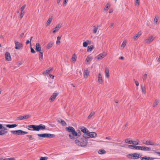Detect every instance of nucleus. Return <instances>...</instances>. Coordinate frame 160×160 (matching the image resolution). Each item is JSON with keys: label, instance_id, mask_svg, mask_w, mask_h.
I'll return each instance as SVG.
<instances>
[{"label": "nucleus", "instance_id": "052dcab7", "mask_svg": "<svg viewBox=\"0 0 160 160\" xmlns=\"http://www.w3.org/2000/svg\"><path fill=\"white\" fill-rule=\"evenodd\" d=\"M31 52L32 53H35V51L32 48V47H31Z\"/></svg>", "mask_w": 160, "mask_h": 160}, {"label": "nucleus", "instance_id": "20e7f679", "mask_svg": "<svg viewBox=\"0 0 160 160\" xmlns=\"http://www.w3.org/2000/svg\"><path fill=\"white\" fill-rule=\"evenodd\" d=\"M97 135L96 132H89V131L87 133H84L82 135L83 138L86 139L89 138H95L97 137Z\"/></svg>", "mask_w": 160, "mask_h": 160}, {"label": "nucleus", "instance_id": "cd10ccee", "mask_svg": "<svg viewBox=\"0 0 160 160\" xmlns=\"http://www.w3.org/2000/svg\"><path fill=\"white\" fill-rule=\"evenodd\" d=\"M110 6L111 5L110 3H107L104 8V11L105 12H107L109 8L110 7Z\"/></svg>", "mask_w": 160, "mask_h": 160}, {"label": "nucleus", "instance_id": "f03ea898", "mask_svg": "<svg viewBox=\"0 0 160 160\" xmlns=\"http://www.w3.org/2000/svg\"><path fill=\"white\" fill-rule=\"evenodd\" d=\"M28 129L31 131H39L40 130H45L46 129V126L42 124H40L38 125H29L28 126Z\"/></svg>", "mask_w": 160, "mask_h": 160}, {"label": "nucleus", "instance_id": "603ef678", "mask_svg": "<svg viewBox=\"0 0 160 160\" xmlns=\"http://www.w3.org/2000/svg\"><path fill=\"white\" fill-rule=\"evenodd\" d=\"M26 7V5H24L22 6L21 8V11L24 12V10L25 8Z\"/></svg>", "mask_w": 160, "mask_h": 160}, {"label": "nucleus", "instance_id": "412c9836", "mask_svg": "<svg viewBox=\"0 0 160 160\" xmlns=\"http://www.w3.org/2000/svg\"><path fill=\"white\" fill-rule=\"evenodd\" d=\"M142 34V32L141 31H140L138 32V33L135 34V35L133 37V38L134 40H136Z\"/></svg>", "mask_w": 160, "mask_h": 160}, {"label": "nucleus", "instance_id": "5701e85b", "mask_svg": "<svg viewBox=\"0 0 160 160\" xmlns=\"http://www.w3.org/2000/svg\"><path fill=\"white\" fill-rule=\"evenodd\" d=\"M84 77L85 78L87 79L88 78L89 74V71L88 69H86L84 71Z\"/></svg>", "mask_w": 160, "mask_h": 160}, {"label": "nucleus", "instance_id": "79ce46f5", "mask_svg": "<svg viewBox=\"0 0 160 160\" xmlns=\"http://www.w3.org/2000/svg\"><path fill=\"white\" fill-rule=\"evenodd\" d=\"M7 132V131L4 130L0 131V135H3Z\"/></svg>", "mask_w": 160, "mask_h": 160}, {"label": "nucleus", "instance_id": "9b49d317", "mask_svg": "<svg viewBox=\"0 0 160 160\" xmlns=\"http://www.w3.org/2000/svg\"><path fill=\"white\" fill-rule=\"evenodd\" d=\"M30 116L29 115L26 114L23 116L18 117L17 118V120H22L23 119H28L29 118Z\"/></svg>", "mask_w": 160, "mask_h": 160}, {"label": "nucleus", "instance_id": "a18cd8bd", "mask_svg": "<svg viewBox=\"0 0 160 160\" xmlns=\"http://www.w3.org/2000/svg\"><path fill=\"white\" fill-rule=\"evenodd\" d=\"M95 114L94 112H92L90 115L88 116V119L90 118L92 116H93Z\"/></svg>", "mask_w": 160, "mask_h": 160}, {"label": "nucleus", "instance_id": "39448f33", "mask_svg": "<svg viewBox=\"0 0 160 160\" xmlns=\"http://www.w3.org/2000/svg\"><path fill=\"white\" fill-rule=\"evenodd\" d=\"M38 136L42 138H52L55 137V135L50 133H44L42 134H38Z\"/></svg>", "mask_w": 160, "mask_h": 160}, {"label": "nucleus", "instance_id": "7c9ffc66", "mask_svg": "<svg viewBox=\"0 0 160 160\" xmlns=\"http://www.w3.org/2000/svg\"><path fill=\"white\" fill-rule=\"evenodd\" d=\"M127 42V41L126 40H124L121 46V48H120L121 49H123L126 46Z\"/></svg>", "mask_w": 160, "mask_h": 160}, {"label": "nucleus", "instance_id": "8fccbe9b", "mask_svg": "<svg viewBox=\"0 0 160 160\" xmlns=\"http://www.w3.org/2000/svg\"><path fill=\"white\" fill-rule=\"evenodd\" d=\"M140 159L141 160H148L147 157L146 156H145L143 157H141Z\"/></svg>", "mask_w": 160, "mask_h": 160}, {"label": "nucleus", "instance_id": "c03bdc74", "mask_svg": "<svg viewBox=\"0 0 160 160\" xmlns=\"http://www.w3.org/2000/svg\"><path fill=\"white\" fill-rule=\"evenodd\" d=\"M48 158L47 157H41L40 160H47Z\"/></svg>", "mask_w": 160, "mask_h": 160}, {"label": "nucleus", "instance_id": "4be33fe9", "mask_svg": "<svg viewBox=\"0 0 160 160\" xmlns=\"http://www.w3.org/2000/svg\"><path fill=\"white\" fill-rule=\"evenodd\" d=\"M141 156L138 153H133V157H132V159H138L140 158Z\"/></svg>", "mask_w": 160, "mask_h": 160}, {"label": "nucleus", "instance_id": "c9c22d12", "mask_svg": "<svg viewBox=\"0 0 160 160\" xmlns=\"http://www.w3.org/2000/svg\"><path fill=\"white\" fill-rule=\"evenodd\" d=\"M106 152V151L104 149H101L98 151V153L100 154H105Z\"/></svg>", "mask_w": 160, "mask_h": 160}, {"label": "nucleus", "instance_id": "13d9d810", "mask_svg": "<svg viewBox=\"0 0 160 160\" xmlns=\"http://www.w3.org/2000/svg\"><path fill=\"white\" fill-rule=\"evenodd\" d=\"M155 158L151 157H147L148 160H153Z\"/></svg>", "mask_w": 160, "mask_h": 160}, {"label": "nucleus", "instance_id": "aec40b11", "mask_svg": "<svg viewBox=\"0 0 160 160\" xmlns=\"http://www.w3.org/2000/svg\"><path fill=\"white\" fill-rule=\"evenodd\" d=\"M140 150L144 151H150L151 150V148L146 146H140Z\"/></svg>", "mask_w": 160, "mask_h": 160}, {"label": "nucleus", "instance_id": "f8f14e48", "mask_svg": "<svg viewBox=\"0 0 160 160\" xmlns=\"http://www.w3.org/2000/svg\"><path fill=\"white\" fill-rule=\"evenodd\" d=\"M62 25L60 24H57L55 27L52 29V32L55 33L57 32L61 28Z\"/></svg>", "mask_w": 160, "mask_h": 160}, {"label": "nucleus", "instance_id": "c85d7f7f", "mask_svg": "<svg viewBox=\"0 0 160 160\" xmlns=\"http://www.w3.org/2000/svg\"><path fill=\"white\" fill-rule=\"evenodd\" d=\"M20 130H15V131H11V132L15 135H20Z\"/></svg>", "mask_w": 160, "mask_h": 160}, {"label": "nucleus", "instance_id": "f3484780", "mask_svg": "<svg viewBox=\"0 0 160 160\" xmlns=\"http://www.w3.org/2000/svg\"><path fill=\"white\" fill-rule=\"evenodd\" d=\"M93 58V57L92 56H90V55H88L87 57L86 60L85 62L88 64H89L91 62L92 60V59Z\"/></svg>", "mask_w": 160, "mask_h": 160}, {"label": "nucleus", "instance_id": "6e6d98bb", "mask_svg": "<svg viewBox=\"0 0 160 160\" xmlns=\"http://www.w3.org/2000/svg\"><path fill=\"white\" fill-rule=\"evenodd\" d=\"M147 75L146 74H144L142 77L143 80H145L147 78Z\"/></svg>", "mask_w": 160, "mask_h": 160}, {"label": "nucleus", "instance_id": "2f4dec72", "mask_svg": "<svg viewBox=\"0 0 160 160\" xmlns=\"http://www.w3.org/2000/svg\"><path fill=\"white\" fill-rule=\"evenodd\" d=\"M54 43V42H49L47 45V48L48 49L50 48L53 46Z\"/></svg>", "mask_w": 160, "mask_h": 160}, {"label": "nucleus", "instance_id": "ddd939ff", "mask_svg": "<svg viewBox=\"0 0 160 160\" xmlns=\"http://www.w3.org/2000/svg\"><path fill=\"white\" fill-rule=\"evenodd\" d=\"M15 48L16 49H19L23 47L22 44L18 42L15 41Z\"/></svg>", "mask_w": 160, "mask_h": 160}, {"label": "nucleus", "instance_id": "4d7b16f0", "mask_svg": "<svg viewBox=\"0 0 160 160\" xmlns=\"http://www.w3.org/2000/svg\"><path fill=\"white\" fill-rule=\"evenodd\" d=\"M4 160H16L14 158H9L4 159Z\"/></svg>", "mask_w": 160, "mask_h": 160}, {"label": "nucleus", "instance_id": "0e129e2a", "mask_svg": "<svg viewBox=\"0 0 160 160\" xmlns=\"http://www.w3.org/2000/svg\"><path fill=\"white\" fill-rule=\"evenodd\" d=\"M28 133V132L22 131V135Z\"/></svg>", "mask_w": 160, "mask_h": 160}, {"label": "nucleus", "instance_id": "3c124183", "mask_svg": "<svg viewBox=\"0 0 160 160\" xmlns=\"http://www.w3.org/2000/svg\"><path fill=\"white\" fill-rule=\"evenodd\" d=\"M88 45V43L86 42H84L83 43V46L84 47H87Z\"/></svg>", "mask_w": 160, "mask_h": 160}, {"label": "nucleus", "instance_id": "4468645a", "mask_svg": "<svg viewBox=\"0 0 160 160\" xmlns=\"http://www.w3.org/2000/svg\"><path fill=\"white\" fill-rule=\"evenodd\" d=\"M98 82L99 84H102L103 83L102 76L100 73L98 74Z\"/></svg>", "mask_w": 160, "mask_h": 160}, {"label": "nucleus", "instance_id": "1a4fd4ad", "mask_svg": "<svg viewBox=\"0 0 160 160\" xmlns=\"http://www.w3.org/2000/svg\"><path fill=\"white\" fill-rule=\"evenodd\" d=\"M3 126H2V128H3L4 129V130L5 131V130H7V128L5 127L4 126H6L7 127L9 128H13L16 127L17 126V125L16 124H4L3 125Z\"/></svg>", "mask_w": 160, "mask_h": 160}, {"label": "nucleus", "instance_id": "c756f323", "mask_svg": "<svg viewBox=\"0 0 160 160\" xmlns=\"http://www.w3.org/2000/svg\"><path fill=\"white\" fill-rule=\"evenodd\" d=\"M58 122L59 123H61L63 126H66L67 125L66 123L65 122V121L62 119L58 120Z\"/></svg>", "mask_w": 160, "mask_h": 160}, {"label": "nucleus", "instance_id": "6ab92c4d", "mask_svg": "<svg viewBox=\"0 0 160 160\" xmlns=\"http://www.w3.org/2000/svg\"><path fill=\"white\" fill-rule=\"evenodd\" d=\"M99 27V26H94L93 27V29L92 31L93 33L96 34L99 33V31L98 30V28Z\"/></svg>", "mask_w": 160, "mask_h": 160}, {"label": "nucleus", "instance_id": "ea45409f", "mask_svg": "<svg viewBox=\"0 0 160 160\" xmlns=\"http://www.w3.org/2000/svg\"><path fill=\"white\" fill-rule=\"evenodd\" d=\"M159 102V101L158 100H155L154 103L153 104V107H155L156 106H157Z\"/></svg>", "mask_w": 160, "mask_h": 160}, {"label": "nucleus", "instance_id": "7ed1b4c3", "mask_svg": "<svg viewBox=\"0 0 160 160\" xmlns=\"http://www.w3.org/2000/svg\"><path fill=\"white\" fill-rule=\"evenodd\" d=\"M74 142L76 145L82 147L86 146L88 143V140L84 138H81L80 140L76 139Z\"/></svg>", "mask_w": 160, "mask_h": 160}, {"label": "nucleus", "instance_id": "69168bd1", "mask_svg": "<svg viewBox=\"0 0 160 160\" xmlns=\"http://www.w3.org/2000/svg\"><path fill=\"white\" fill-rule=\"evenodd\" d=\"M20 135H22V131L21 130L20 131Z\"/></svg>", "mask_w": 160, "mask_h": 160}, {"label": "nucleus", "instance_id": "423d86ee", "mask_svg": "<svg viewBox=\"0 0 160 160\" xmlns=\"http://www.w3.org/2000/svg\"><path fill=\"white\" fill-rule=\"evenodd\" d=\"M155 38L154 35H151L145 40V43L147 44L151 43Z\"/></svg>", "mask_w": 160, "mask_h": 160}, {"label": "nucleus", "instance_id": "bf43d9fd", "mask_svg": "<svg viewBox=\"0 0 160 160\" xmlns=\"http://www.w3.org/2000/svg\"><path fill=\"white\" fill-rule=\"evenodd\" d=\"M22 64V62L21 61H19L17 62V65L19 66V65H21Z\"/></svg>", "mask_w": 160, "mask_h": 160}, {"label": "nucleus", "instance_id": "4c0bfd02", "mask_svg": "<svg viewBox=\"0 0 160 160\" xmlns=\"http://www.w3.org/2000/svg\"><path fill=\"white\" fill-rule=\"evenodd\" d=\"M93 48H94V47L92 45L90 46H88V47L87 52L91 51L92 50V49Z\"/></svg>", "mask_w": 160, "mask_h": 160}, {"label": "nucleus", "instance_id": "09e8293b", "mask_svg": "<svg viewBox=\"0 0 160 160\" xmlns=\"http://www.w3.org/2000/svg\"><path fill=\"white\" fill-rule=\"evenodd\" d=\"M158 20V18L155 17L154 18V22L155 24H156Z\"/></svg>", "mask_w": 160, "mask_h": 160}, {"label": "nucleus", "instance_id": "a211bd4d", "mask_svg": "<svg viewBox=\"0 0 160 160\" xmlns=\"http://www.w3.org/2000/svg\"><path fill=\"white\" fill-rule=\"evenodd\" d=\"M53 19V17L52 16H50L49 17V18L48 20L46 22V26H49L51 24V22L52 21V20Z\"/></svg>", "mask_w": 160, "mask_h": 160}, {"label": "nucleus", "instance_id": "6e6552de", "mask_svg": "<svg viewBox=\"0 0 160 160\" xmlns=\"http://www.w3.org/2000/svg\"><path fill=\"white\" fill-rule=\"evenodd\" d=\"M107 54L105 52H103L97 56L96 58L98 60H101L105 57Z\"/></svg>", "mask_w": 160, "mask_h": 160}, {"label": "nucleus", "instance_id": "bb28decb", "mask_svg": "<svg viewBox=\"0 0 160 160\" xmlns=\"http://www.w3.org/2000/svg\"><path fill=\"white\" fill-rule=\"evenodd\" d=\"M105 71L106 77L107 78H108L109 77V69L108 68H106L105 69Z\"/></svg>", "mask_w": 160, "mask_h": 160}, {"label": "nucleus", "instance_id": "72a5a7b5", "mask_svg": "<svg viewBox=\"0 0 160 160\" xmlns=\"http://www.w3.org/2000/svg\"><path fill=\"white\" fill-rule=\"evenodd\" d=\"M52 70V68H49L45 72H44L43 73V75H48V74Z\"/></svg>", "mask_w": 160, "mask_h": 160}, {"label": "nucleus", "instance_id": "393cba45", "mask_svg": "<svg viewBox=\"0 0 160 160\" xmlns=\"http://www.w3.org/2000/svg\"><path fill=\"white\" fill-rule=\"evenodd\" d=\"M41 48L39 43H37L36 44V50L37 52H40L42 51H41Z\"/></svg>", "mask_w": 160, "mask_h": 160}, {"label": "nucleus", "instance_id": "58836bf2", "mask_svg": "<svg viewBox=\"0 0 160 160\" xmlns=\"http://www.w3.org/2000/svg\"><path fill=\"white\" fill-rule=\"evenodd\" d=\"M26 136L28 138L29 140H32L34 139L33 136L31 135H26Z\"/></svg>", "mask_w": 160, "mask_h": 160}, {"label": "nucleus", "instance_id": "e433bc0d", "mask_svg": "<svg viewBox=\"0 0 160 160\" xmlns=\"http://www.w3.org/2000/svg\"><path fill=\"white\" fill-rule=\"evenodd\" d=\"M61 37L58 36L57 38V40L56 42V43L57 44H60L61 42L60 40L61 39Z\"/></svg>", "mask_w": 160, "mask_h": 160}, {"label": "nucleus", "instance_id": "b1692460", "mask_svg": "<svg viewBox=\"0 0 160 160\" xmlns=\"http://www.w3.org/2000/svg\"><path fill=\"white\" fill-rule=\"evenodd\" d=\"M43 52L42 51L39 52V59L42 61L43 59Z\"/></svg>", "mask_w": 160, "mask_h": 160}, {"label": "nucleus", "instance_id": "dca6fc26", "mask_svg": "<svg viewBox=\"0 0 160 160\" xmlns=\"http://www.w3.org/2000/svg\"><path fill=\"white\" fill-rule=\"evenodd\" d=\"M5 57L6 60L7 61H8L11 60V57L9 52H6L5 54Z\"/></svg>", "mask_w": 160, "mask_h": 160}, {"label": "nucleus", "instance_id": "9d476101", "mask_svg": "<svg viewBox=\"0 0 160 160\" xmlns=\"http://www.w3.org/2000/svg\"><path fill=\"white\" fill-rule=\"evenodd\" d=\"M58 92H55L52 94L50 98L49 99V101L50 102H53L56 99V97L58 95Z\"/></svg>", "mask_w": 160, "mask_h": 160}, {"label": "nucleus", "instance_id": "338daca9", "mask_svg": "<svg viewBox=\"0 0 160 160\" xmlns=\"http://www.w3.org/2000/svg\"><path fill=\"white\" fill-rule=\"evenodd\" d=\"M113 12V10L112 9H111L109 10V13H111Z\"/></svg>", "mask_w": 160, "mask_h": 160}, {"label": "nucleus", "instance_id": "473e14b6", "mask_svg": "<svg viewBox=\"0 0 160 160\" xmlns=\"http://www.w3.org/2000/svg\"><path fill=\"white\" fill-rule=\"evenodd\" d=\"M140 141L138 139H137L135 141H132V144L133 145H138Z\"/></svg>", "mask_w": 160, "mask_h": 160}, {"label": "nucleus", "instance_id": "f704fd0d", "mask_svg": "<svg viewBox=\"0 0 160 160\" xmlns=\"http://www.w3.org/2000/svg\"><path fill=\"white\" fill-rule=\"evenodd\" d=\"M77 56L75 54H74L72 56V61L73 62H75L77 59Z\"/></svg>", "mask_w": 160, "mask_h": 160}, {"label": "nucleus", "instance_id": "0eeeda50", "mask_svg": "<svg viewBox=\"0 0 160 160\" xmlns=\"http://www.w3.org/2000/svg\"><path fill=\"white\" fill-rule=\"evenodd\" d=\"M142 142L143 144L146 145H150L152 146H157L158 145V144L154 143L150 140H143Z\"/></svg>", "mask_w": 160, "mask_h": 160}, {"label": "nucleus", "instance_id": "864d4df0", "mask_svg": "<svg viewBox=\"0 0 160 160\" xmlns=\"http://www.w3.org/2000/svg\"><path fill=\"white\" fill-rule=\"evenodd\" d=\"M133 154H128L127 155V157L129 158L132 159V157H133Z\"/></svg>", "mask_w": 160, "mask_h": 160}, {"label": "nucleus", "instance_id": "de8ad7c7", "mask_svg": "<svg viewBox=\"0 0 160 160\" xmlns=\"http://www.w3.org/2000/svg\"><path fill=\"white\" fill-rule=\"evenodd\" d=\"M68 1V0H64L62 5L63 6H65L66 5Z\"/></svg>", "mask_w": 160, "mask_h": 160}, {"label": "nucleus", "instance_id": "49530a36", "mask_svg": "<svg viewBox=\"0 0 160 160\" xmlns=\"http://www.w3.org/2000/svg\"><path fill=\"white\" fill-rule=\"evenodd\" d=\"M140 0H136L135 5L136 6H138L139 4Z\"/></svg>", "mask_w": 160, "mask_h": 160}, {"label": "nucleus", "instance_id": "a878e982", "mask_svg": "<svg viewBox=\"0 0 160 160\" xmlns=\"http://www.w3.org/2000/svg\"><path fill=\"white\" fill-rule=\"evenodd\" d=\"M81 131L85 133H87L89 131L88 130L84 127H82L81 128Z\"/></svg>", "mask_w": 160, "mask_h": 160}, {"label": "nucleus", "instance_id": "e2e57ef3", "mask_svg": "<svg viewBox=\"0 0 160 160\" xmlns=\"http://www.w3.org/2000/svg\"><path fill=\"white\" fill-rule=\"evenodd\" d=\"M49 76L51 78H52V79H53L54 77V76L52 75L51 74H50Z\"/></svg>", "mask_w": 160, "mask_h": 160}, {"label": "nucleus", "instance_id": "a19ab883", "mask_svg": "<svg viewBox=\"0 0 160 160\" xmlns=\"http://www.w3.org/2000/svg\"><path fill=\"white\" fill-rule=\"evenodd\" d=\"M125 142L126 143L132 144V140H130L128 138L126 139L125 140Z\"/></svg>", "mask_w": 160, "mask_h": 160}, {"label": "nucleus", "instance_id": "2eb2a0df", "mask_svg": "<svg viewBox=\"0 0 160 160\" xmlns=\"http://www.w3.org/2000/svg\"><path fill=\"white\" fill-rule=\"evenodd\" d=\"M128 147L130 149L134 150H140V146L133 145H129Z\"/></svg>", "mask_w": 160, "mask_h": 160}, {"label": "nucleus", "instance_id": "f257e3e1", "mask_svg": "<svg viewBox=\"0 0 160 160\" xmlns=\"http://www.w3.org/2000/svg\"><path fill=\"white\" fill-rule=\"evenodd\" d=\"M65 129L68 132L72 133L68 135L69 137L71 139H75L79 137L80 135L79 134V132L81 133L79 130H78L79 132H77L73 127L71 126L66 127Z\"/></svg>", "mask_w": 160, "mask_h": 160}, {"label": "nucleus", "instance_id": "680f3d73", "mask_svg": "<svg viewBox=\"0 0 160 160\" xmlns=\"http://www.w3.org/2000/svg\"><path fill=\"white\" fill-rule=\"evenodd\" d=\"M134 81H135V83L136 85L138 87L139 85V82H138L137 81L135 80H134Z\"/></svg>", "mask_w": 160, "mask_h": 160}, {"label": "nucleus", "instance_id": "774afa93", "mask_svg": "<svg viewBox=\"0 0 160 160\" xmlns=\"http://www.w3.org/2000/svg\"><path fill=\"white\" fill-rule=\"evenodd\" d=\"M30 42V41L29 40H27L26 42V44H28Z\"/></svg>", "mask_w": 160, "mask_h": 160}, {"label": "nucleus", "instance_id": "37998d69", "mask_svg": "<svg viewBox=\"0 0 160 160\" xmlns=\"http://www.w3.org/2000/svg\"><path fill=\"white\" fill-rule=\"evenodd\" d=\"M141 88L142 92L144 94H145L146 93L145 88L144 87H143L142 86Z\"/></svg>", "mask_w": 160, "mask_h": 160}, {"label": "nucleus", "instance_id": "5fc2aeb1", "mask_svg": "<svg viewBox=\"0 0 160 160\" xmlns=\"http://www.w3.org/2000/svg\"><path fill=\"white\" fill-rule=\"evenodd\" d=\"M24 13H24V12L21 11L20 16V17L21 18H22L24 16Z\"/></svg>", "mask_w": 160, "mask_h": 160}]
</instances>
